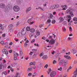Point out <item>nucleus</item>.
Returning a JSON list of instances; mask_svg holds the SVG:
<instances>
[{"label":"nucleus","mask_w":77,"mask_h":77,"mask_svg":"<svg viewBox=\"0 0 77 77\" xmlns=\"http://www.w3.org/2000/svg\"><path fill=\"white\" fill-rule=\"evenodd\" d=\"M48 39L50 40L49 43L50 44L53 45L54 44H55V40H54V39L53 38L52 36H49V37L48 38Z\"/></svg>","instance_id":"f257e3e1"},{"label":"nucleus","mask_w":77,"mask_h":77,"mask_svg":"<svg viewBox=\"0 0 77 77\" xmlns=\"http://www.w3.org/2000/svg\"><path fill=\"white\" fill-rule=\"evenodd\" d=\"M67 14H69L70 15H71V17H74V14L72 13V10L71 9H68L66 11Z\"/></svg>","instance_id":"f03ea898"},{"label":"nucleus","mask_w":77,"mask_h":77,"mask_svg":"<svg viewBox=\"0 0 77 77\" xmlns=\"http://www.w3.org/2000/svg\"><path fill=\"white\" fill-rule=\"evenodd\" d=\"M64 19H66V20H68V22L69 23L70 20H71V16L70 15H67L66 17H64Z\"/></svg>","instance_id":"7ed1b4c3"},{"label":"nucleus","mask_w":77,"mask_h":77,"mask_svg":"<svg viewBox=\"0 0 77 77\" xmlns=\"http://www.w3.org/2000/svg\"><path fill=\"white\" fill-rule=\"evenodd\" d=\"M13 9L15 12H18L20 11V8L17 5H15L13 7Z\"/></svg>","instance_id":"20e7f679"},{"label":"nucleus","mask_w":77,"mask_h":77,"mask_svg":"<svg viewBox=\"0 0 77 77\" xmlns=\"http://www.w3.org/2000/svg\"><path fill=\"white\" fill-rule=\"evenodd\" d=\"M56 72L55 71H52L51 72L50 75L51 77H54V76L56 75Z\"/></svg>","instance_id":"39448f33"},{"label":"nucleus","mask_w":77,"mask_h":77,"mask_svg":"<svg viewBox=\"0 0 77 77\" xmlns=\"http://www.w3.org/2000/svg\"><path fill=\"white\" fill-rule=\"evenodd\" d=\"M6 49L4 48L2 50V52L4 54H5L6 55H8V51H6Z\"/></svg>","instance_id":"423d86ee"},{"label":"nucleus","mask_w":77,"mask_h":77,"mask_svg":"<svg viewBox=\"0 0 77 77\" xmlns=\"http://www.w3.org/2000/svg\"><path fill=\"white\" fill-rule=\"evenodd\" d=\"M74 75L72 77H77V68L76 69V70L74 71Z\"/></svg>","instance_id":"0eeeda50"},{"label":"nucleus","mask_w":77,"mask_h":77,"mask_svg":"<svg viewBox=\"0 0 77 77\" xmlns=\"http://www.w3.org/2000/svg\"><path fill=\"white\" fill-rule=\"evenodd\" d=\"M25 28H24L21 31V33L22 35H24L26 33V32L24 31V29Z\"/></svg>","instance_id":"6e6552de"},{"label":"nucleus","mask_w":77,"mask_h":77,"mask_svg":"<svg viewBox=\"0 0 77 77\" xmlns=\"http://www.w3.org/2000/svg\"><path fill=\"white\" fill-rule=\"evenodd\" d=\"M64 57L65 58H66L67 59H68V60H70L71 59V57L69 56V55H64Z\"/></svg>","instance_id":"1a4fd4ad"},{"label":"nucleus","mask_w":77,"mask_h":77,"mask_svg":"<svg viewBox=\"0 0 77 77\" xmlns=\"http://www.w3.org/2000/svg\"><path fill=\"white\" fill-rule=\"evenodd\" d=\"M0 7L1 8H5V4L3 3H1L0 4Z\"/></svg>","instance_id":"9d476101"},{"label":"nucleus","mask_w":77,"mask_h":77,"mask_svg":"<svg viewBox=\"0 0 77 77\" xmlns=\"http://www.w3.org/2000/svg\"><path fill=\"white\" fill-rule=\"evenodd\" d=\"M13 27H14V26L12 24H10L9 26V29L10 30H11Z\"/></svg>","instance_id":"9b49d317"},{"label":"nucleus","mask_w":77,"mask_h":77,"mask_svg":"<svg viewBox=\"0 0 77 77\" xmlns=\"http://www.w3.org/2000/svg\"><path fill=\"white\" fill-rule=\"evenodd\" d=\"M64 62V59H62L60 61L59 63V65H60L63 63Z\"/></svg>","instance_id":"f8f14e48"},{"label":"nucleus","mask_w":77,"mask_h":77,"mask_svg":"<svg viewBox=\"0 0 77 77\" xmlns=\"http://www.w3.org/2000/svg\"><path fill=\"white\" fill-rule=\"evenodd\" d=\"M59 20H60L59 23H61L63 21V18L62 17H60L59 19Z\"/></svg>","instance_id":"ddd939ff"},{"label":"nucleus","mask_w":77,"mask_h":77,"mask_svg":"<svg viewBox=\"0 0 77 77\" xmlns=\"http://www.w3.org/2000/svg\"><path fill=\"white\" fill-rule=\"evenodd\" d=\"M30 27L27 26L26 28V32H27V31H30Z\"/></svg>","instance_id":"4468645a"},{"label":"nucleus","mask_w":77,"mask_h":77,"mask_svg":"<svg viewBox=\"0 0 77 77\" xmlns=\"http://www.w3.org/2000/svg\"><path fill=\"white\" fill-rule=\"evenodd\" d=\"M31 7L27 8L26 10V13H27L28 12L30 11H31Z\"/></svg>","instance_id":"2eb2a0df"},{"label":"nucleus","mask_w":77,"mask_h":77,"mask_svg":"<svg viewBox=\"0 0 77 77\" xmlns=\"http://www.w3.org/2000/svg\"><path fill=\"white\" fill-rule=\"evenodd\" d=\"M62 8H64L62 9L63 10H66V9L67 8L66 7V6L64 5L63 6V5L61 6Z\"/></svg>","instance_id":"dca6fc26"},{"label":"nucleus","mask_w":77,"mask_h":77,"mask_svg":"<svg viewBox=\"0 0 77 77\" xmlns=\"http://www.w3.org/2000/svg\"><path fill=\"white\" fill-rule=\"evenodd\" d=\"M54 6L55 9H57V8H58L59 7V5L58 4L54 5Z\"/></svg>","instance_id":"f3484780"},{"label":"nucleus","mask_w":77,"mask_h":77,"mask_svg":"<svg viewBox=\"0 0 77 77\" xmlns=\"http://www.w3.org/2000/svg\"><path fill=\"white\" fill-rule=\"evenodd\" d=\"M72 52L73 54H75V53H76V51L75 50V49H72Z\"/></svg>","instance_id":"a211bd4d"},{"label":"nucleus","mask_w":77,"mask_h":77,"mask_svg":"<svg viewBox=\"0 0 77 77\" xmlns=\"http://www.w3.org/2000/svg\"><path fill=\"white\" fill-rule=\"evenodd\" d=\"M3 26V25L2 24H0V29L1 30H3V29H4V28L2 27Z\"/></svg>","instance_id":"6ab92c4d"},{"label":"nucleus","mask_w":77,"mask_h":77,"mask_svg":"<svg viewBox=\"0 0 77 77\" xmlns=\"http://www.w3.org/2000/svg\"><path fill=\"white\" fill-rule=\"evenodd\" d=\"M2 66L3 67V69H4L5 68H6V64H2Z\"/></svg>","instance_id":"aec40b11"},{"label":"nucleus","mask_w":77,"mask_h":77,"mask_svg":"<svg viewBox=\"0 0 77 77\" xmlns=\"http://www.w3.org/2000/svg\"><path fill=\"white\" fill-rule=\"evenodd\" d=\"M30 32L32 33H34L35 32V29L33 28H32L30 29Z\"/></svg>","instance_id":"412c9836"},{"label":"nucleus","mask_w":77,"mask_h":77,"mask_svg":"<svg viewBox=\"0 0 77 77\" xmlns=\"http://www.w3.org/2000/svg\"><path fill=\"white\" fill-rule=\"evenodd\" d=\"M47 58H48V57L46 55H44L42 57V59H45V60H46Z\"/></svg>","instance_id":"4be33fe9"},{"label":"nucleus","mask_w":77,"mask_h":77,"mask_svg":"<svg viewBox=\"0 0 77 77\" xmlns=\"http://www.w3.org/2000/svg\"><path fill=\"white\" fill-rule=\"evenodd\" d=\"M22 35V34L21 32H19L17 34V36L18 37H20V36H21Z\"/></svg>","instance_id":"5701e85b"},{"label":"nucleus","mask_w":77,"mask_h":77,"mask_svg":"<svg viewBox=\"0 0 77 77\" xmlns=\"http://www.w3.org/2000/svg\"><path fill=\"white\" fill-rule=\"evenodd\" d=\"M17 59V55L15 54L14 55V60H16Z\"/></svg>","instance_id":"b1692460"},{"label":"nucleus","mask_w":77,"mask_h":77,"mask_svg":"<svg viewBox=\"0 0 77 77\" xmlns=\"http://www.w3.org/2000/svg\"><path fill=\"white\" fill-rule=\"evenodd\" d=\"M36 75H38V73H36L34 72L32 76L35 77V76H36Z\"/></svg>","instance_id":"393cba45"},{"label":"nucleus","mask_w":77,"mask_h":77,"mask_svg":"<svg viewBox=\"0 0 77 77\" xmlns=\"http://www.w3.org/2000/svg\"><path fill=\"white\" fill-rule=\"evenodd\" d=\"M50 9H55V8H54V5L51 6L50 7Z\"/></svg>","instance_id":"a878e982"},{"label":"nucleus","mask_w":77,"mask_h":77,"mask_svg":"<svg viewBox=\"0 0 77 77\" xmlns=\"http://www.w3.org/2000/svg\"><path fill=\"white\" fill-rule=\"evenodd\" d=\"M33 35H34V34L33 33H31L30 34H29V36L30 38H31V37H32Z\"/></svg>","instance_id":"bb28decb"},{"label":"nucleus","mask_w":77,"mask_h":77,"mask_svg":"<svg viewBox=\"0 0 77 77\" xmlns=\"http://www.w3.org/2000/svg\"><path fill=\"white\" fill-rule=\"evenodd\" d=\"M60 54H57L56 56V57L57 58V57H60Z\"/></svg>","instance_id":"cd10ccee"},{"label":"nucleus","mask_w":77,"mask_h":77,"mask_svg":"<svg viewBox=\"0 0 77 77\" xmlns=\"http://www.w3.org/2000/svg\"><path fill=\"white\" fill-rule=\"evenodd\" d=\"M62 64L63 66H66V63H65L64 62H63Z\"/></svg>","instance_id":"c85d7f7f"},{"label":"nucleus","mask_w":77,"mask_h":77,"mask_svg":"<svg viewBox=\"0 0 77 77\" xmlns=\"http://www.w3.org/2000/svg\"><path fill=\"white\" fill-rule=\"evenodd\" d=\"M63 24V25H64V26H66L67 25V23H66V21H64Z\"/></svg>","instance_id":"c756f323"},{"label":"nucleus","mask_w":77,"mask_h":77,"mask_svg":"<svg viewBox=\"0 0 77 77\" xmlns=\"http://www.w3.org/2000/svg\"><path fill=\"white\" fill-rule=\"evenodd\" d=\"M20 57H21L22 56V55H23V51H20Z\"/></svg>","instance_id":"7c9ffc66"},{"label":"nucleus","mask_w":77,"mask_h":77,"mask_svg":"<svg viewBox=\"0 0 77 77\" xmlns=\"http://www.w3.org/2000/svg\"><path fill=\"white\" fill-rule=\"evenodd\" d=\"M47 22L49 23V24H50L51 23V20L50 19H49L48 20Z\"/></svg>","instance_id":"2f4dec72"},{"label":"nucleus","mask_w":77,"mask_h":77,"mask_svg":"<svg viewBox=\"0 0 77 77\" xmlns=\"http://www.w3.org/2000/svg\"><path fill=\"white\" fill-rule=\"evenodd\" d=\"M33 18L32 17V19H29L28 20L27 23H29L30 21H31V20Z\"/></svg>","instance_id":"473e14b6"},{"label":"nucleus","mask_w":77,"mask_h":77,"mask_svg":"<svg viewBox=\"0 0 77 77\" xmlns=\"http://www.w3.org/2000/svg\"><path fill=\"white\" fill-rule=\"evenodd\" d=\"M73 20L74 21H77V18L76 17H74Z\"/></svg>","instance_id":"72a5a7b5"},{"label":"nucleus","mask_w":77,"mask_h":77,"mask_svg":"<svg viewBox=\"0 0 77 77\" xmlns=\"http://www.w3.org/2000/svg\"><path fill=\"white\" fill-rule=\"evenodd\" d=\"M55 23H56V20H53L52 21V24H54Z\"/></svg>","instance_id":"f704fd0d"},{"label":"nucleus","mask_w":77,"mask_h":77,"mask_svg":"<svg viewBox=\"0 0 77 77\" xmlns=\"http://www.w3.org/2000/svg\"><path fill=\"white\" fill-rule=\"evenodd\" d=\"M32 51L34 52V53H35L36 52V51H37V49L35 50V49H33L32 50Z\"/></svg>","instance_id":"c9c22d12"},{"label":"nucleus","mask_w":77,"mask_h":77,"mask_svg":"<svg viewBox=\"0 0 77 77\" xmlns=\"http://www.w3.org/2000/svg\"><path fill=\"white\" fill-rule=\"evenodd\" d=\"M32 68H28L27 70V71H32Z\"/></svg>","instance_id":"e433bc0d"},{"label":"nucleus","mask_w":77,"mask_h":77,"mask_svg":"<svg viewBox=\"0 0 77 77\" xmlns=\"http://www.w3.org/2000/svg\"><path fill=\"white\" fill-rule=\"evenodd\" d=\"M36 34L37 35V36H39V35H40V32H36Z\"/></svg>","instance_id":"4c0bfd02"},{"label":"nucleus","mask_w":77,"mask_h":77,"mask_svg":"<svg viewBox=\"0 0 77 77\" xmlns=\"http://www.w3.org/2000/svg\"><path fill=\"white\" fill-rule=\"evenodd\" d=\"M27 44L26 43H25L24 44V47H27Z\"/></svg>","instance_id":"58836bf2"},{"label":"nucleus","mask_w":77,"mask_h":77,"mask_svg":"<svg viewBox=\"0 0 77 77\" xmlns=\"http://www.w3.org/2000/svg\"><path fill=\"white\" fill-rule=\"evenodd\" d=\"M17 63H13V67H14V66H16V65H17Z\"/></svg>","instance_id":"ea45409f"},{"label":"nucleus","mask_w":77,"mask_h":77,"mask_svg":"<svg viewBox=\"0 0 77 77\" xmlns=\"http://www.w3.org/2000/svg\"><path fill=\"white\" fill-rule=\"evenodd\" d=\"M2 64H0V69H2V68H3V67H2Z\"/></svg>","instance_id":"a19ab883"},{"label":"nucleus","mask_w":77,"mask_h":77,"mask_svg":"<svg viewBox=\"0 0 77 77\" xmlns=\"http://www.w3.org/2000/svg\"><path fill=\"white\" fill-rule=\"evenodd\" d=\"M71 68H72V67H71V66H70L69 68L67 70V72H68V71H69V69H71Z\"/></svg>","instance_id":"79ce46f5"},{"label":"nucleus","mask_w":77,"mask_h":77,"mask_svg":"<svg viewBox=\"0 0 77 77\" xmlns=\"http://www.w3.org/2000/svg\"><path fill=\"white\" fill-rule=\"evenodd\" d=\"M0 44H2V45H3L4 44V42L3 41H2L0 42Z\"/></svg>","instance_id":"37998d69"},{"label":"nucleus","mask_w":77,"mask_h":77,"mask_svg":"<svg viewBox=\"0 0 77 77\" xmlns=\"http://www.w3.org/2000/svg\"><path fill=\"white\" fill-rule=\"evenodd\" d=\"M43 25L42 24L39 25V27L40 28H42V27H43Z\"/></svg>","instance_id":"c03bdc74"},{"label":"nucleus","mask_w":77,"mask_h":77,"mask_svg":"<svg viewBox=\"0 0 77 77\" xmlns=\"http://www.w3.org/2000/svg\"><path fill=\"white\" fill-rule=\"evenodd\" d=\"M35 64H36V62L34 61L33 62H32V65H35Z\"/></svg>","instance_id":"a18cd8bd"},{"label":"nucleus","mask_w":77,"mask_h":77,"mask_svg":"<svg viewBox=\"0 0 77 77\" xmlns=\"http://www.w3.org/2000/svg\"><path fill=\"white\" fill-rule=\"evenodd\" d=\"M33 57H36V54H34L33 55Z\"/></svg>","instance_id":"49530a36"},{"label":"nucleus","mask_w":77,"mask_h":77,"mask_svg":"<svg viewBox=\"0 0 77 77\" xmlns=\"http://www.w3.org/2000/svg\"><path fill=\"white\" fill-rule=\"evenodd\" d=\"M69 29L70 31H71V32H72V28H71V27L70 26L69 27Z\"/></svg>","instance_id":"de8ad7c7"},{"label":"nucleus","mask_w":77,"mask_h":77,"mask_svg":"<svg viewBox=\"0 0 77 77\" xmlns=\"http://www.w3.org/2000/svg\"><path fill=\"white\" fill-rule=\"evenodd\" d=\"M34 23V22L32 21V22H31L29 23V24L30 25H31V24H33Z\"/></svg>","instance_id":"09e8293b"},{"label":"nucleus","mask_w":77,"mask_h":77,"mask_svg":"<svg viewBox=\"0 0 77 77\" xmlns=\"http://www.w3.org/2000/svg\"><path fill=\"white\" fill-rule=\"evenodd\" d=\"M62 68L60 67V68L58 69V70L59 71H62Z\"/></svg>","instance_id":"8fccbe9b"},{"label":"nucleus","mask_w":77,"mask_h":77,"mask_svg":"<svg viewBox=\"0 0 77 77\" xmlns=\"http://www.w3.org/2000/svg\"><path fill=\"white\" fill-rule=\"evenodd\" d=\"M6 35V34L5 33L3 34L2 35V37H3V38H5V36Z\"/></svg>","instance_id":"3c124183"},{"label":"nucleus","mask_w":77,"mask_h":77,"mask_svg":"<svg viewBox=\"0 0 77 77\" xmlns=\"http://www.w3.org/2000/svg\"><path fill=\"white\" fill-rule=\"evenodd\" d=\"M57 62V61H55V60H54L53 61V63L54 64V63H56Z\"/></svg>","instance_id":"603ef678"},{"label":"nucleus","mask_w":77,"mask_h":77,"mask_svg":"<svg viewBox=\"0 0 77 77\" xmlns=\"http://www.w3.org/2000/svg\"><path fill=\"white\" fill-rule=\"evenodd\" d=\"M32 73H29L28 74V76H31V75H32Z\"/></svg>","instance_id":"864d4df0"},{"label":"nucleus","mask_w":77,"mask_h":77,"mask_svg":"<svg viewBox=\"0 0 77 77\" xmlns=\"http://www.w3.org/2000/svg\"><path fill=\"white\" fill-rule=\"evenodd\" d=\"M19 74H18V73H17V74L14 77H18V75Z\"/></svg>","instance_id":"5fc2aeb1"},{"label":"nucleus","mask_w":77,"mask_h":77,"mask_svg":"<svg viewBox=\"0 0 77 77\" xmlns=\"http://www.w3.org/2000/svg\"><path fill=\"white\" fill-rule=\"evenodd\" d=\"M9 52L10 53H12V50H10L9 51Z\"/></svg>","instance_id":"6e6d98bb"},{"label":"nucleus","mask_w":77,"mask_h":77,"mask_svg":"<svg viewBox=\"0 0 77 77\" xmlns=\"http://www.w3.org/2000/svg\"><path fill=\"white\" fill-rule=\"evenodd\" d=\"M35 41V39H34L32 41H31V43H33V42H34Z\"/></svg>","instance_id":"4d7b16f0"},{"label":"nucleus","mask_w":77,"mask_h":77,"mask_svg":"<svg viewBox=\"0 0 77 77\" xmlns=\"http://www.w3.org/2000/svg\"><path fill=\"white\" fill-rule=\"evenodd\" d=\"M33 52H31L29 54L30 55H31V56H32V54H33Z\"/></svg>","instance_id":"13d9d810"},{"label":"nucleus","mask_w":77,"mask_h":77,"mask_svg":"<svg viewBox=\"0 0 77 77\" xmlns=\"http://www.w3.org/2000/svg\"><path fill=\"white\" fill-rule=\"evenodd\" d=\"M7 72H4V74L5 75H7Z\"/></svg>","instance_id":"bf43d9fd"},{"label":"nucleus","mask_w":77,"mask_h":77,"mask_svg":"<svg viewBox=\"0 0 77 77\" xmlns=\"http://www.w3.org/2000/svg\"><path fill=\"white\" fill-rule=\"evenodd\" d=\"M42 53H41L40 54V57H41L42 56H43V54H42Z\"/></svg>","instance_id":"052dcab7"},{"label":"nucleus","mask_w":77,"mask_h":77,"mask_svg":"<svg viewBox=\"0 0 77 77\" xmlns=\"http://www.w3.org/2000/svg\"><path fill=\"white\" fill-rule=\"evenodd\" d=\"M67 62H68V60H64V62L66 63H67Z\"/></svg>","instance_id":"680f3d73"},{"label":"nucleus","mask_w":77,"mask_h":77,"mask_svg":"<svg viewBox=\"0 0 77 77\" xmlns=\"http://www.w3.org/2000/svg\"><path fill=\"white\" fill-rule=\"evenodd\" d=\"M48 71L49 72H51V68H49L48 69Z\"/></svg>","instance_id":"e2e57ef3"},{"label":"nucleus","mask_w":77,"mask_h":77,"mask_svg":"<svg viewBox=\"0 0 77 77\" xmlns=\"http://www.w3.org/2000/svg\"><path fill=\"white\" fill-rule=\"evenodd\" d=\"M46 41H47V42H50V40L48 39H46Z\"/></svg>","instance_id":"0e129e2a"},{"label":"nucleus","mask_w":77,"mask_h":77,"mask_svg":"<svg viewBox=\"0 0 77 77\" xmlns=\"http://www.w3.org/2000/svg\"><path fill=\"white\" fill-rule=\"evenodd\" d=\"M54 53H55V51H53V52H52V54H54Z\"/></svg>","instance_id":"69168bd1"},{"label":"nucleus","mask_w":77,"mask_h":77,"mask_svg":"<svg viewBox=\"0 0 77 77\" xmlns=\"http://www.w3.org/2000/svg\"><path fill=\"white\" fill-rule=\"evenodd\" d=\"M15 41H17V42H18V39H17V38H15L14 39Z\"/></svg>","instance_id":"338daca9"},{"label":"nucleus","mask_w":77,"mask_h":77,"mask_svg":"<svg viewBox=\"0 0 77 77\" xmlns=\"http://www.w3.org/2000/svg\"><path fill=\"white\" fill-rule=\"evenodd\" d=\"M29 65V66H31V65H32V62L30 63Z\"/></svg>","instance_id":"774afa93"}]
</instances>
